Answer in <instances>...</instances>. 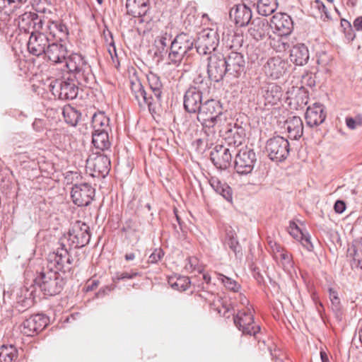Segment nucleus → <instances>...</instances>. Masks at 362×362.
<instances>
[{"label":"nucleus","instance_id":"49530a36","mask_svg":"<svg viewBox=\"0 0 362 362\" xmlns=\"http://www.w3.org/2000/svg\"><path fill=\"white\" fill-rule=\"evenodd\" d=\"M218 279L221 281L226 288L234 292L238 291L240 288V284H238L235 280L223 274H218Z\"/></svg>","mask_w":362,"mask_h":362},{"label":"nucleus","instance_id":"4d7b16f0","mask_svg":"<svg viewBox=\"0 0 362 362\" xmlns=\"http://www.w3.org/2000/svg\"><path fill=\"white\" fill-rule=\"evenodd\" d=\"M303 82L308 86L314 87L316 85V76L312 74H307L303 77Z\"/></svg>","mask_w":362,"mask_h":362},{"label":"nucleus","instance_id":"0e129e2a","mask_svg":"<svg viewBox=\"0 0 362 362\" xmlns=\"http://www.w3.org/2000/svg\"><path fill=\"white\" fill-rule=\"evenodd\" d=\"M8 4H14L13 8H20V5L25 4L27 0H7Z\"/></svg>","mask_w":362,"mask_h":362},{"label":"nucleus","instance_id":"bb28decb","mask_svg":"<svg viewBox=\"0 0 362 362\" xmlns=\"http://www.w3.org/2000/svg\"><path fill=\"white\" fill-rule=\"evenodd\" d=\"M87 164L95 173L103 177L107 175L111 169L110 157L105 154L98 155L93 159L88 158Z\"/></svg>","mask_w":362,"mask_h":362},{"label":"nucleus","instance_id":"473e14b6","mask_svg":"<svg viewBox=\"0 0 362 362\" xmlns=\"http://www.w3.org/2000/svg\"><path fill=\"white\" fill-rule=\"evenodd\" d=\"M285 124L290 139H298L302 136L303 134V124L300 117H289L286 119Z\"/></svg>","mask_w":362,"mask_h":362},{"label":"nucleus","instance_id":"7c9ffc66","mask_svg":"<svg viewBox=\"0 0 362 362\" xmlns=\"http://www.w3.org/2000/svg\"><path fill=\"white\" fill-rule=\"evenodd\" d=\"M309 52L304 44L294 45L290 52L291 61L297 66H303L308 62Z\"/></svg>","mask_w":362,"mask_h":362},{"label":"nucleus","instance_id":"72a5a7b5","mask_svg":"<svg viewBox=\"0 0 362 362\" xmlns=\"http://www.w3.org/2000/svg\"><path fill=\"white\" fill-rule=\"evenodd\" d=\"M92 143L96 148L102 151L108 150L111 143L109 135L105 129L96 130L92 133Z\"/></svg>","mask_w":362,"mask_h":362},{"label":"nucleus","instance_id":"dca6fc26","mask_svg":"<svg viewBox=\"0 0 362 362\" xmlns=\"http://www.w3.org/2000/svg\"><path fill=\"white\" fill-rule=\"evenodd\" d=\"M17 21L21 30L31 34L39 29H42L45 18H41L36 13L29 11L20 15Z\"/></svg>","mask_w":362,"mask_h":362},{"label":"nucleus","instance_id":"4be33fe9","mask_svg":"<svg viewBox=\"0 0 362 362\" xmlns=\"http://www.w3.org/2000/svg\"><path fill=\"white\" fill-rule=\"evenodd\" d=\"M259 94L264 98L266 104L274 105L281 100L283 91L281 87L276 83L264 82L260 86Z\"/></svg>","mask_w":362,"mask_h":362},{"label":"nucleus","instance_id":"338daca9","mask_svg":"<svg viewBox=\"0 0 362 362\" xmlns=\"http://www.w3.org/2000/svg\"><path fill=\"white\" fill-rule=\"evenodd\" d=\"M341 26L344 28V29H346V27H347L349 29V31H351V27L350 23L345 19L341 20Z\"/></svg>","mask_w":362,"mask_h":362},{"label":"nucleus","instance_id":"58836bf2","mask_svg":"<svg viewBox=\"0 0 362 362\" xmlns=\"http://www.w3.org/2000/svg\"><path fill=\"white\" fill-rule=\"evenodd\" d=\"M224 243L230 247L236 256L242 255L241 246L238 241L237 235L232 229L226 230Z\"/></svg>","mask_w":362,"mask_h":362},{"label":"nucleus","instance_id":"680f3d73","mask_svg":"<svg viewBox=\"0 0 362 362\" xmlns=\"http://www.w3.org/2000/svg\"><path fill=\"white\" fill-rule=\"evenodd\" d=\"M98 286V282L95 280H88L86 284V291H93Z\"/></svg>","mask_w":362,"mask_h":362},{"label":"nucleus","instance_id":"7ed1b4c3","mask_svg":"<svg viewBox=\"0 0 362 362\" xmlns=\"http://www.w3.org/2000/svg\"><path fill=\"white\" fill-rule=\"evenodd\" d=\"M34 282L46 296H54L59 293L64 285V279L60 274L47 267L43 268L35 276Z\"/></svg>","mask_w":362,"mask_h":362},{"label":"nucleus","instance_id":"e2e57ef3","mask_svg":"<svg viewBox=\"0 0 362 362\" xmlns=\"http://www.w3.org/2000/svg\"><path fill=\"white\" fill-rule=\"evenodd\" d=\"M354 26L356 30H362V16H359L355 19Z\"/></svg>","mask_w":362,"mask_h":362},{"label":"nucleus","instance_id":"3c124183","mask_svg":"<svg viewBox=\"0 0 362 362\" xmlns=\"http://www.w3.org/2000/svg\"><path fill=\"white\" fill-rule=\"evenodd\" d=\"M288 233L291 235H292L295 239L299 240L301 235H303V233L298 226V225L294 221H290L288 226Z\"/></svg>","mask_w":362,"mask_h":362},{"label":"nucleus","instance_id":"c9c22d12","mask_svg":"<svg viewBox=\"0 0 362 362\" xmlns=\"http://www.w3.org/2000/svg\"><path fill=\"white\" fill-rule=\"evenodd\" d=\"M268 25L260 19L252 22L248 30L249 34L256 40L263 39L267 33Z\"/></svg>","mask_w":362,"mask_h":362},{"label":"nucleus","instance_id":"9d476101","mask_svg":"<svg viewBox=\"0 0 362 362\" xmlns=\"http://www.w3.org/2000/svg\"><path fill=\"white\" fill-rule=\"evenodd\" d=\"M219 42L216 31L213 29H204L197 37L196 42L197 52L199 54H212Z\"/></svg>","mask_w":362,"mask_h":362},{"label":"nucleus","instance_id":"2eb2a0df","mask_svg":"<svg viewBox=\"0 0 362 362\" xmlns=\"http://www.w3.org/2000/svg\"><path fill=\"white\" fill-rule=\"evenodd\" d=\"M95 189L88 183L76 184L72 187L71 197L78 206H88L93 199Z\"/></svg>","mask_w":362,"mask_h":362},{"label":"nucleus","instance_id":"6e6d98bb","mask_svg":"<svg viewBox=\"0 0 362 362\" xmlns=\"http://www.w3.org/2000/svg\"><path fill=\"white\" fill-rule=\"evenodd\" d=\"M298 240L300 241L303 246L308 251H312L313 250V245L310 241V237L308 234L303 233Z\"/></svg>","mask_w":362,"mask_h":362},{"label":"nucleus","instance_id":"1a4fd4ad","mask_svg":"<svg viewBox=\"0 0 362 362\" xmlns=\"http://www.w3.org/2000/svg\"><path fill=\"white\" fill-rule=\"evenodd\" d=\"M69 242L70 246L75 248L82 247L86 245L90 239V227L81 221H76L72 223L68 233V235H64Z\"/></svg>","mask_w":362,"mask_h":362},{"label":"nucleus","instance_id":"412c9836","mask_svg":"<svg viewBox=\"0 0 362 362\" xmlns=\"http://www.w3.org/2000/svg\"><path fill=\"white\" fill-rule=\"evenodd\" d=\"M271 27L276 30L280 36L289 35L293 30V21L286 13H276L271 19Z\"/></svg>","mask_w":362,"mask_h":362},{"label":"nucleus","instance_id":"69168bd1","mask_svg":"<svg viewBox=\"0 0 362 362\" xmlns=\"http://www.w3.org/2000/svg\"><path fill=\"white\" fill-rule=\"evenodd\" d=\"M197 296H198L199 297H200V298H204L206 301H209V302H210V301H211L210 298H212V297H213V294H211V293H206L205 294L199 293V294H198Z\"/></svg>","mask_w":362,"mask_h":362},{"label":"nucleus","instance_id":"f03ea898","mask_svg":"<svg viewBox=\"0 0 362 362\" xmlns=\"http://www.w3.org/2000/svg\"><path fill=\"white\" fill-rule=\"evenodd\" d=\"M66 237H62L58 242L59 247L47 257V267L64 274L71 273L75 266L74 258L66 245Z\"/></svg>","mask_w":362,"mask_h":362},{"label":"nucleus","instance_id":"37998d69","mask_svg":"<svg viewBox=\"0 0 362 362\" xmlns=\"http://www.w3.org/2000/svg\"><path fill=\"white\" fill-rule=\"evenodd\" d=\"M110 119L103 112L95 113L92 117L91 125L94 129L102 130L108 127Z\"/></svg>","mask_w":362,"mask_h":362},{"label":"nucleus","instance_id":"2f4dec72","mask_svg":"<svg viewBox=\"0 0 362 362\" xmlns=\"http://www.w3.org/2000/svg\"><path fill=\"white\" fill-rule=\"evenodd\" d=\"M128 13L134 17L145 16L149 9V0H127Z\"/></svg>","mask_w":362,"mask_h":362},{"label":"nucleus","instance_id":"6e6552de","mask_svg":"<svg viewBox=\"0 0 362 362\" xmlns=\"http://www.w3.org/2000/svg\"><path fill=\"white\" fill-rule=\"evenodd\" d=\"M233 321L238 329L244 334L253 336L258 342L259 338L258 334H260V326L254 320L253 314L250 308L246 307L238 310L237 314L233 317Z\"/></svg>","mask_w":362,"mask_h":362},{"label":"nucleus","instance_id":"603ef678","mask_svg":"<svg viewBox=\"0 0 362 362\" xmlns=\"http://www.w3.org/2000/svg\"><path fill=\"white\" fill-rule=\"evenodd\" d=\"M346 124L349 129H354L358 126L362 125V117L361 115H358L355 118L346 117Z\"/></svg>","mask_w":362,"mask_h":362},{"label":"nucleus","instance_id":"052dcab7","mask_svg":"<svg viewBox=\"0 0 362 362\" xmlns=\"http://www.w3.org/2000/svg\"><path fill=\"white\" fill-rule=\"evenodd\" d=\"M138 275V273L133 272V273H128V272H123L122 274H117V280H123V279H132Z\"/></svg>","mask_w":362,"mask_h":362},{"label":"nucleus","instance_id":"5701e85b","mask_svg":"<svg viewBox=\"0 0 362 362\" xmlns=\"http://www.w3.org/2000/svg\"><path fill=\"white\" fill-rule=\"evenodd\" d=\"M44 32L53 40V41H62L68 35L66 26L59 21H53L45 18Z\"/></svg>","mask_w":362,"mask_h":362},{"label":"nucleus","instance_id":"79ce46f5","mask_svg":"<svg viewBox=\"0 0 362 362\" xmlns=\"http://www.w3.org/2000/svg\"><path fill=\"white\" fill-rule=\"evenodd\" d=\"M65 122L71 126L75 127L81 117V113L71 105H66L62 110Z\"/></svg>","mask_w":362,"mask_h":362},{"label":"nucleus","instance_id":"bf43d9fd","mask_svg":"<svg viewBox=\"0 0 362 362\" xmlns=\"http://www.w3.org/2000/svg\"><path fill=\"white\" fill-rule=\"evenodd\" d=\"M334 209L337 213L341 214L346 209L345 202L341 200L337 201L334 204Z\"/></svg>","mask_w":362,"mask_h":362},{"label":"nucleus","instance_id":"a211bd4d","mask_svg":"<svg viewBox=\"0 0 362 362\" xmlns=\"http://www.w3.org/2000/svg\"><path fill=\"white\" fill-rule=\"evenodd\" d=\"M48 323V319L42 314L30 316L25 320L20 326L22 334L28 337H33L41 332Z\"/></svg>","mask_w":362,"mask_h":362},{"label":"nucleus","instance_id":"f257e3e1","mask_svg":"<svg viewBox=\"0 0 362 362\" xmlns=\"http://www.w3.org/2000/svg\"><path fill=\"white\" fill-rule=\"evenodd\" d=\"M196 113L197 120L204 128H211L220 134L224 131L232 133L231 129L226 128L228 125L227 117L223 112L222 105L218 101L213 99L206 100Z\"/></svg>","mask_w":362,"mask_h":362},{"label":"nucleus","instance_id":"ddd939ff","mask_svg":"<svg viewBox=\"0 0 362 362\" xmlns=\"http://www.w3.org/2000/svg\"><path fill=\"white\" fill-rule=\"evenodd\" d=\"M51 39L42 29L31 33L27 46L28 52L36 57L43 55L51 43Z\"/></svg>","mask_w":362,"mask_h":362},{"label":"nucleus","instance_id":"393cba45","mask_svg":"<svg viewBox=\"0 0 362 362\" xmlns=\"http://www.w3.org/2000/svg\"><path fill=\"white\" fill-rule=\"evenodd\" d=\"M59 41L52 40L44 55L53 64H63L68 56V49Z\"/></svg>","mask_w":362,"mask_h":362},{"label":"nucleus","instance_id":"5fc2aeb1","mask_svg":"<svg viewBox=\"0 0 362 362\" xmlns=\"http://www.w3.org/2000/svg\"><path fill=\"white\" fill-rule=\"evenodd\" d=\"M313 6L319 10V12L321 14V17L322 16V14L324 13L326 18H327V19L330 18V16L329 15V13L327 11L326 6L321 1L315 0L313 4Z\"/></svg>","mask_w":362,"mask_h":362},{"label":"nucleus","instance_id":"f704fd0d","mask_svg":"<svg viewBox=\"0 0 362 362\" xmlns=\"http://www.w3.org/2000/svg\"><path fill=\"white\" fill-rule=\"evenodd\" d=\"M147 81L148 82L149 88L151 92L153 93V97L154 98V101H160L162 95V89L163 84L161 83L160 77L153 73L150 72L147 74Z\"/></svg>","mask_w":362,"mask_h":362},{"label":"nucleus","instance_id":"6ab92c4d","mask_svg":"<svg viewBox=\"0 0 362 362\" xmlns=\"http://www.w3.org/2000/svg\"><path fill=\"white\" fill-rule=\"evenodd\" d=\"M269 251L277 264L283 267H292L293 255L287 250L274 240L268 241Z\"/></svg>","mask_w":362,"mask_h":362},{"label":"nucleus","instance_id":"13d9d810","mask_svg":"<svg viewBox=\"0 0 362 362\" xmlns=\"http://www.w3.org/2000/svg\"><path fill=\"white\" fill-rule=\"evenodd\" d=\"M45 127V121L41 119H35L33 123V127L36 132H42Z\"/></svg>","mask_w":362,"mask_h":362},{"label":"nucleus","instance_id":"0eeeda50","mask_svg":"<svg viewBox=\"0 0 362 362\" xmlns=\"http://www.w3.org/2000/svg\"><path fill=\"white\" fill-rule=\"evenodd\" d=\"M227 146L216 145L211 152V160L218 169H227L231 164L232 153H235L236 147L242 144L234 138H228Z\"/></svg>","mask_w":362,"mask_h":362},{"label":"nucleus","instance_id":"09e8293b","mask_svg":"<svg viewBox=\"0 0 362 362\" xmlns=\"http://www.w3.org/2000/svg\"><path fill=\"white\" fill-rule=\"evenodd\" d=\"M103 37L107 46V52H109L111 58L113 59V54L111 49L113 48V34L110 30H105L103 31Z\"/></svg>","mask_w":362,"mask_h":362},{"label":"nucleus","instance_id":"39448f33","mask_svg":"<svg viewBox=\"0 0 362 362\" xmlns=\"http://www.w3.org/2000/svg\"><path fill=\"white\" fill-rule=\"evenodd\" d=\"M63 64L67 71L74 74L78 83L86 86L93 78L91 67L81 54L66 57Z\"/></svg>","mask_w":362,"mask_h":362},{"label":"nucleus","instance_id":"c85d7f7f","mask_svg":"<svg viewBox=\"0 0 362 362\" xmlns=\"http://www.w3.org/2000/svg\"><path fill=\"white\" fill-rule=\"evenodd\" d=\"M326 118L324 106L320 103H314L307 108L305 120L307 125L313 127L321 124Z\"/></svg>","mask_w":362,"mask_h":362},{"label":"nucleus","instance_id":"4468645a","mask_svg":"<svg viewBox=\"0 0 362 362\" xmlns=\"http://www.w3.org/2000/svg\"><path fill=\"white\" fill-rule=\"evenodd\" d=\"M207 72L209 77L214 82L221 81L228 70L224 55L220 52H214L208 57Z\"/></svg>","mask_w":362,"mask_h":362},{"label":"nucleus","instance_id":"864d4df0","mask_svg":"<svg viewBox=\"0 0 362 362\" xmlns=\"http://www.w3.org/2000/svg\"><path fill=\"white\" fill-rule=\"evenodd\" d=\"M164 252L160 248H156L149 256L148 262V263L155 264L161 259L163 257Z\"/></svg>","mask_w":362,"mask_h":362},{"label":"nucleus","instance_id":"c756f323","mask_svg":"<svg viewBox=\"0 0 362 362\" xmlns=\"http://www.w3.org/2000/svg\"><path fill=\"white\" fill-rule=\"evenodd\" d=\"M230 16L234 18L237 25L240 27L245 26L252 18V11L245 4H238L230 10Z\"/></svg>","mask_w":362,"mask_h":362},{"label":"nucleus","instance_id":"9b49d317","mask_svg":"<svg viewBox=\"0 0 362 362\" xmlns=\"http://www.w3.org/2000/svg\"><path fill=\"white\" fill-rule=\"evenodd\" d=\"M266 151L271 160L281 162L288 156L289 143L282 136H274L267 141Z\"/></svg>","mask_w":362,"mask_h":362},{"label":"nucleus","instance_id":"a19ab883","mask_svg":"<svg viewBox=\"0 0 362 362\" xmlns=\"http://www.w3.org/2000/svg\"><path fill=\"white\" fill-rule=\"evenodd\" d=\"M18 358V350L13 345H2L0 347V362H13Z\"/></svg>","mask_w":362,"mask_h":362},{"label":"nucleus","instance_id":"cd10ccee","mask_svg":"<svg viewBox=\"0 0 362 362\" xmlns=\"http://www.w3.org/2000/svg\"><path fill=\"white\" fill-rule=\"evenodd\" d=\"M129 83L132 93L139 105H147L150 107L154 102V98L151 94L146 92L140 80L135 77L130 79Z\"/></svg>","mask_w":362,"mask_h":362},{"label":"nucleus","instance_id":"a878e982","mask_svg":"<svg viewBox=\"0 0 362 362\" xmlns=\"http://www.w3.org/2000/svg\"><path fill=\"white\" fill-rule=\"evenodd\" d=\"M287 63L281 58L272 57L264 66L265 74L272 79H278L286 73Z\"/></svg>","mask_w":362,"mask_h":362},{"label":"nucleus","instance_id":"e433bc0d","mask_svg":"<svg viewBox=\"0 0 362 362\" xmlns=\"http://www.w3.org/2000/svg\"><path fill=\"white\" fill-rule=\"evenodd\" d=\"M168 282L172 288L178 291H185L191 286V281L187 276H170Z\"/></svg>","mask_w":362,"mask_h":362},{"label":"nucleus","instance_id":"de8ad7c7","mask_svg":"<svg viewBox=\"0 0 362 362\" xmlns=\"http://www.w3.org/2000/svg\"><path fill=\"white\" fill-rule=\"evenodd\" d=\"M172 35L167 32L163 33L160 36H158L156 40V43L159 49L164 50L165 47H167L168 43L171 41Z\"/></svg>","mask_w":362,"mask_h":362},{"label":"nucleus","instance_id":"20e7f679","mask_svg":"<svg viewBox=\"0 0 362 362\" xmlns=\"http://www.w3.org/2000/svg\"><path fill=\"white\" fill-rule=\"evenodd\" d=\"M194 49V42L185 33L177 35L170 42L168 54V63L178 66L184 59H187L192 54Z\"/></svg>","mask_w":362,"mask_h":362},{"label":"nucleus","instance_id":"f3484780","mask_svg":"<svg viewBox=\"0 0 362 362\" xmlns=\"http://www.w3.org/2000/svg\"><path fill=\"white\" fill-rule=\"evenodd\" d=\"M256 160L255 153L253 150L241 149L238 151L235 159V169L240 175L250 173Z\"/></svg>","mask_w":362,"mask_h":362},{"label":"nucleus","instance_id":"c03bdc74","mask_svg":"<svg viewBox=\"0 0 362 362\" xmlns=\"http://www.w3.org/2000/svg\"><path fill=\"white\" fill-rule=\"evenodd\" d=\"M211 185L215 189V190L220 193L226 200L232 201V193L230 188L228 186L222 185L218 179L211 178Z\"/></svg>","mask_w":362,"mask_h":362},{"label":"nucleus","instance_id":"ea45409f","mask_svg":"<svg viewBox=\"0 0 362 362\" xmlns=\"http://www.w3.org/2000/svg\"><path fill=\"white\" fill-rule=\"evenodd\" d=\"M20 293H17L16 303L20 310H25L33 305V299L32 298V291H29L26 288H21Z\"/></svg>","mask_w":362,"mask_h":362},{"label":"nucleus","instance_id":"4c0bfd02","mask_svg":"<svg viewBox=\"0 0 362 362\" xmlns=\"http://www.w3.org/2000/svg\"><path fill=\"white\" fill-rule=\"evenodd\" d=\"M278 4L276 0H258L257 4V12L259 14L267 16L273 13L277 8Z\"/></svg>","mask_w":362,"mask_h":362},{"label":"nucleus","instance_id":"8fccbe9b","mask_svg":"<svg viewBox=\"0 0 362 362\" xmlns=\"http://www.w3.org/2000/svg\"><path fill=\"white\" fill-rule=\"evenodd\" d=\"M185 268L189 272L194 270H198L199 272H201V269L199 267V259L195 257H190L187 258Z\"/></svg>","mask_w":362,"mask_h":362},{"label":"nucleus","instance_id":"774afa93","mask_svg":"<svg viewBox=\"0 0 362 362\" xmlns=\"http://www.w3.org/2000/svg\"><path fill=\"white\" fill-rule=\"evenodd\" d=\"M320 357L322 362H329V358L325 351H320Z\"/></svg>","mask_w":362,"mask_h":362},{"label":"nucleus","instance_id":"423d86ee","mask_svg":"<svg viewBox=\"0 0 362 362\" xmlns=\"http://www.w3.org/2000/svg\"><path fill=\"white\" fill-rule=\"evenodd\" d=\"M235 40H238L236 45L232 44L227 46L225 52L224 59L226 62L228 74L233 77H239L245 69V61L243 54L238 51V47L242 46V40H238L240 37L233 36Z\"/></svg>","mask_w":362,"mask_h":362},{"label":"nucleus","instance_id":"a18cd8bd","mask_svg":"<svg viewBox=\"0 0 362 362\" xmlns=\"http://www.w3.org/2000/svg\"><path fill=\"white\" fill-rule=\"evenodd\" d=\"M329 293L332 309L336 313H339L342 309V305L338 293L330 288H329Z\"/></svg>","mask_w":362,"mask_h":362},{"label":"nucleus","instance_id":"aec40b11","mask_svg":"<svg viewBox=\"0 0 362 362\" xmlns=\"http://www.w3.org/2000/svg\"><path fill=\"white\" fill-rule=\"evenodd\" d=\"M288 104L291 110H303L308 102V92L304 87H292L287 92Z\"/></svg>","mask_w":362,"mask_h":362},{"label":"nucleus","instance_id":"b1692460","mask_svg":"<svg viewBox=\"0 0 362 362\" xmlns=\"http://www.w3.org/2000/svg\"><path fill=\"white\" fill-rule=\"evenodd\" d=\"M202 93L196 87H190L184 96V107L189 113H196L201 107Z\"/></svg>","mask_w":362,"mask_h":362},{"label":"nucleus","instance_id":"f8f14e48","mask_svg":"<svg viewBox=\"0 0 362 362\" xmlns=\"http://www.w3.org/2000/svg\"><path fill=\"white\" fill-rule=\"evenodd\" d=\"M52 93L61 100H73L76 98L78 88L74 81L56 79L49 85Z\"/></svg>","mask_w":362,"mask_h":362}]
</instances>
